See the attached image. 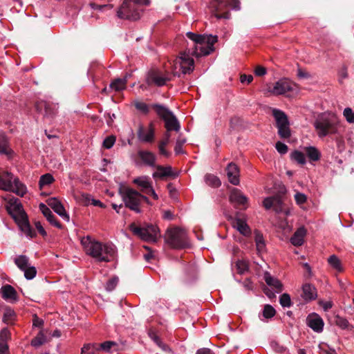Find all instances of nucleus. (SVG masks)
Returning <instances> with one entry per match:
<instances>
[{
    "label": "nucleus",
    "instance_id": "obj_1",
    "mask_svg": "<svg viewBox=\"0 0 354 354\" xmlns=\"http://www.w3.org/2000/svg\"><path fill=\"white\" fill-rule=\"evenodd\" d=\"M81 243L86 254L100 262L110 261V257H113L115 254V250L111 245H103L99 241L92 240L88 236L83 238Z\"/></svg>",
    "mask_w": 354,
    "mask_h": 354
},
{
    "label": "nucleus",
    "instance_id": "obj_2",
    "mask_svg": "<svg viewBox=\"0 0 354 354\" xmlns=\"http://www.w3.org/2000/svg\"><path fill=\"white\" fill-rule=\"evenodd\" d=\"M179 66V62L176 59L174 64L171 66V71L165 70V72L157 68H151L148 71L146 75V83L148 86H162L168 82L172 80L173 77H180L181 73L176 71Z\"/></svg>",
    "mask_w": 354,
    "mask_h": 354
},
{
    "label": "nucleus",
    "instance_id": "obj_3",
    "mask_svg": "<svg viewBox=\"0 0 354 354\" xmlns=\"http://www.w3.org/2000/svg\"><path fill=\"white\" fill-rule=\"evenodd\" d=\"M187 37L192 41V44L190 48H187L179 57L176 59L179 62V67L182 71V74L185 75L190 73L194 70V61L193 58L188 55V50L198 48L199 51V46L203 45V35L196 34L192 32H187L186 33Z\"/></svg>",
    "mask_w": 354,
    "mask_h": 354
},
{
    "label": "nucleus",
    "instance_id": "obj_4",
    "mask_svg": "<svg viewBox=\"0 0 354 354\" xmlns=\"http://www.w3.org/2000/svg\"><path fill=\"white\" fill-rule=\"evenodd\" d=\"M120 194L122 196L125 207L136 213L141 212L140 205L143 201L147 203H149L147 196L142 195L138 191L131 188L120 189Z\"/></svg>",
    "mask_w": 354,
    "mask_h": 354
},
{
    "label": "nucleus",
    "instance_id": "obj_5",
    "mask_svg": "<svg viewBox=\"0 0 354 354\" xmlns=\"http://www.w3.org/2000/svg\"><path fill=\"white\" fill-rule=\"evenodd\" d=\"M157 115L164 121L165 128L167 131L178 132L180 129V124L176 116L167 107L160 104L151 105Z\"/></svg>",
    "mask_w": 354,
    "mask_h": 354
},
{
    "label": "nucleus",
    "instance_id": "obj_6",
    "mask_svg": "<svg viewBox=\"0 0 354 354\" xmlns=\"http://www.w3.org/2000/svg\"><path fill=\"white\" fill-rule=\"evenodd\" d=\"M165 239L166 243L172 248L182 249L187 245V234L185 230L176 227L167 230Z\"/></svg>",
    "mask_w": 354,
    "mask_h": 354
},
{
    "label": "nucleus",
    "instance_id": "obj_7",
    "mask_svg": "<svg viewBox=\"0 0 354 354\" xmlns=\"http://www.w3.org/2000/svg\"><path fill=\"white\" fill-rule=\"evenodd\" d=\"M129 229L134 235L146 241L156 242L160 236L158 228L153 225H148L145 227H142L133 223L129 225Z\"/></svg>",
    "mask_w": 354,
    "mask_h": 354
},
{
    "label": "nucleus",
    "instance_id": "obj_8",
    "mask_svg": "<svg viewBox=\"0 0 354 354\" xmlns=\"http://www.w3.org/2000/svg\"><path fill=\"white\" fill-rule=\"evenodd\" d=\"M20 186L19 178H15L10 172L0 171V189L15 192L22 197Z\"/></svg>",
    "mask_w": 354,
    "mask_h": 354
},
{
    "label": "nucleus",
    "instance_id": "obj_9",
    "mask_svg": "<svg viewBox=\"0 0 354 354\" xmlns=\"http://www.w3.org/2000/svg\"><path fill=\"white\" fill-rule=\"evenodd\" d=\"M6 209L19 229L22 231V205L20 200L15 197L9 198Z\"/></svg>",
    "mask_w": 354,
    "mask_h": 354
},
{
    "label": "nucleus",
    "instance_id": "obj_10",
    "mask_svg": "<svg viewBox=\"0 0 354 354\" xmlns=\"http://www.w3.org/2000/svg\"><path fill=\"white\" fill-rule=\"evenodd\" d=\"M203 45L199 46V51L198 48L188 50V55L195 56L199 57L201 56L208 55L214 50V44L217 41V36H205L203 35Z\"/></svg>",
    "mask_w": 354,
    "mask_h": 354
},
{
    "label": "nucleus",
    "instance_id": "obj_11",
    "mask_svg": "<svg viewBox=\"0 0 354 354\" xmlns=\"http://www.w3.org/2000/svg\"><path fill=\"white\" fill-rule=\"evenodd\" d=\"M315 127L319 137H324L330 133H335L337 130L335 123L328 118H320L316 120Z\"/></svg>",
    "mask_w": 354,
    "mask_h": 354
},
{
    "label": "nucleus",
    "instance_id": "obj_12",
    "mask_svg": "<svg viewBox=\"0 0 354 354\" xmlns=\"http://www.w3.org/2000/svg\"><path fill=\"white\" fill-rule=\"evenodd\" d=\"M210 6L217 19H230V12L228 10L227 0H212L210 2Z\"/></svg>",
    "mask_w": 354,
    "mask_h": 354
},
{
    "label": "nucleus",
    "instance_id": "obj_13",
    "mask_svg": "<svg viewBox=\"0 0 354 354\" xmlns=\"http://www.w3.org/2000/svg\"><path fill=\"white\" fill-rule=\"evenodd\" d=\"M35 109L37 111L42 113L45 118L52 120L57 115L58 106L46 101H39L36 102Z\"/></svg>",
    "mask_w": 354,
    "mask_h": 354
},
{
    "label": "nucleus",
    "instance_id": "obj_14",
    "mask_svg": "<svg viewBox=\"0 0 354 354\" xmlns=\"http://www.w3.org/2000/svg\"><path fill=\"white\" fill-rule=\"evenodd\" d=\"M137 136L138 139L144 142H153L155 136V129L153 122H150L149 128L146 129L142 125L139 126Z\"/></svg>",
    "mask_w": 354,
    "mask_h": 354
},
{
    "label": "nucleus",
    "instance_id": "obj_15",
    "mask_svg": "<svg viewBox=\"0 0 354 354\" xmlns=\"http://www.w3.org/2000/svg\"><path fill=\"white\" fill-rule=\"evenodd\" d=\"M307 325L315 332L321 333L324 329V321L322 318L316 313L310 314L306 319Z\"/></svg>",
    "mask_w": 354,
    "mask_h": 354
},
{
    "label": "nucleus",
    "instance_id": "obj_16",
    "mask_svg": "<svg viewBox=\"0 0 354 354\" xmlns=\"http://www.w3.org/2000/svg\"><path fill=\"white\" fill-rule=\"evenodd\" d=\"M293 84L287 79L280 80L277 82L270 91L274 95H283L292 91Z\"/></svg>",
    "mask_w": 354,
    "mask_h": 354
},
{
    "label": "nucleus",
    "instance_id": "obj_17",
    "mask_svg": "<svg viewBox=\"0 0 354 354\" xmlns=\"http://www.w3.org/2000/svg\"><path fill=\"white\" fill-rule=\"evenodd\" d=\"M46 202L47 205L62 218L67 221H69V215L66 213L63 205L57 198H49L46 201Z\"/></svg>",
    "mask_w": 354,
    "mask_h": 354
},
{
    "label": "nucleus",
    "instance_id": "obj_18",
    "mask_svg": "<svg viewBox=\"0 0 354 354\" xmlns=\"http://www.w3.org/2000/svg\"><path fill=\"white\" fill-rule=\"evenodd\" d=\"M226 172L228 180L234 185L239 184V168L234 163L230 162L226 167Z\"/></svg>",
    "mask_w": 354,
    "mask_h": 354
},
{
    "label": "nucleus",
    "instance_id": "obj_19",
    "mask_svg": "<svg viewBox=\"0 0 354 354\" xmlns=\"http://www.w3.org/2000/svg\"><path fill=\"white\" fill-rule=\"evenodd\" d=\"M1 297L9 302H15L17 300V292L16 290L9 284H6L0 290Z\"/></svg>",
    "mask_w": 354,
    "mask_h": 354
},
{
    "label": "nucleus",
    "instance_id": "obj_20",
    "mask_svg": "<svg viewBox=\"0 0 354 354\" xmlns=\"http://www.w3.org/2000/svg\"><path fill=\"white\" fill-rule=\"evenodd\" d=\"M301 297L306 302L315 300L317 297V289L315 286L310 283H304L302 286Z\"/></svg>",
    "mask_w": 354,
    "mask_h": 354
},
{
    "label": "nucleus",
    "instance_id": "obj_21",
    "mask_svg": "<svg viewBox=\"0 0 354 354\" xmlns=\"http://www.w3.org/2000/svg\"><path fill=\"white\" fill-rule=\"evenodd\" d=\"M123 13L121 16H118L120 19L136 21L140 17V12L142 10L136 6H127L126 9H123Z\"/></svg>",
    "mask_w": 354,
    "mask_h": 354
},
{
    "label": "nucleus",
    "instance_id": "obj_22",
    "mask_svg": "<svg viewBox=\"0 0 354 354\" xmlns=\"http://www.w3.org/2000/svg\"><path fill=\"white\" fill-rule=\"evenodd\" d=\"M39 209L51 225L57 227V228H62L61 223L56 219L55 215L47 205L44 203H40Z\"/></svg>",
    "mask_w": 354,
    "mask_h": 354
},
{
    "label": "nucleus",
    "instance_id": "obj_23",
    "mask_svg": "<svg viewBox=\"0 0 354 354\" xmlns=\"http://www.w3.org/2000/svg\"><path fill=\"white\" fill-rule=\"evenodd\" d=\"M138 156L145 165L156 167V157L153 153L147 150H139Z\"/></svg>",
    "mask_w": 354,
    "mask_h": 354
},
{
    "label": "nucleus",
    "instance_id": "obj_24",
    "mask_svg": "<svg viewBox=\"0 0 354 354\" xmlns=\"http://www.w3.org/2000/svg\"><path fill=\"white\" fill-rule=\"evenodd\" d=\"M37 273V268L31 266L29 259L24 255V277L28 280H31L36 277Z\"/></svg>",
    "mask_w": 354,
    "mask_h": 354
},
{
    "label": "nucleus",
    "instance_id": "obj_25",
    "mask_svg": "<svg viewBox=\"0 0 354 354\" xmlns=\"http://www.w3.org/2000/svg\"><path fill=\"white\" fill-rule=\"evenodd\" d=\"M230 201L235 205H243L247 203L248 198L239 189L234 188L230 193Z\"/></svg>",
    "mask_w": 354,
    "mask_h": 354
},
{
    "label": "nucleus",
    "instance_id": "obj_26",
    "mask_svg": "<svg viewBox=\"0 0 354 354\" xmlns=\"http://www.w3.org/2000/svg\"><path fill=\"white\" fill-rule=\"evenodd\" d=\"M156 168L157 171L153 174V177L154 178H164L166 177H171L175 178L177 176V174L172 171L171 167H163L161 165H158L156 167Z\"/></svg>",
    "mask_w": 354,
    "mask_h": 354
},
{
    "label": "nucleus",
    "instance_id": "obj_27",
    "mask_svg": "<svg viewBox=\"0 0 354 354\" xmlns=\"http://www.w3.org/2000/svg\"><path fill=\"white\" fill-rule=\"evenodd\" d=\"M149 3L148 0H124L122 4L120 7L117 12V16H122L123 9H126L127 6H136L141 8L142 5H147Z\"/></svg>",
    "mask_w": 354,
    "mask_h": 354
},
{
    "label": "nucleus",
    "instance_id": "obj_28",
    "mask_svg": "<svg viewBox=\"0 0 354 354\" xmlns=\"http://www.w3.org/2000/svg\"><path fill=\"white\" fill-rule=\"evenodd\" d=\"M272 115L276 120V127L290 125L289 120L286 114L279 109H273Z\"/></svg>",
    "mask_w": 354,
    "mask_h": 354
},
{
    "label": "nucleus",
    "instance_id": "obj_29",
    "mask_svg": "<svg viewBox=\"0 0 354 354\" xmlns=\"http://www.w3.org/2000/svg\"><path fill=\"white\" fill-rule=\"evenodd\" d=\"M306 234V230L304 227H299L294 233L290 239V242L295 246H300L304 243V237Z\"/></svg>",
    "mask_w": 354,
    "mask_h": 354
},
{
    "label": "nucleus",
    "instance_id": "obj_30",
    "mask_svg": "<svg viewBox=\"0 0 354 354\" xmlns=\"http://www.w3.org/2000/svg\"><path fill=\"white\" fill-rule=\"evenodd\" d=\"M264 279L266 283L272 287L273 289H274L277 292H279L282 291L283 289V285L281 282L272 277L269 273L266 272L264 275Z\"/></svg>",
    "mask_w": 354,
    "mask_h": 354
},
{
    "label": "nucleus",
    "instance_id": "obj_31",
    "mask_svg": "<svg viewBox=\"0 0 354 354\" xmlns=\"http://www.w3.org/2000/svg\"><path fill=\"white\" fill-rule=\"evenodd\" d=\"M24 234L26 236L34 238L37 236L35 229L30 225L27 214L24 211Z\"/></svg>",
    "mask_w": 354,
    "mask_h": 354
},
{
    "label": "nucleus",
    "instance_id": "obj_32",
    "mask_svg": "<svg viewBox=\"0 0 354 354\" xmlns=\"http://www.w3.org/2000/svg\"><path fill=\"white\" fill-rule=\"evenodd\" d=\"M304 151L309 158L310 161H317L320 159L321 153L315 147H307L304 148Z\"/></svg>",
    "mask_w": 354,
    "mask_h": 354
},
{
    "label": "nucleus",
    "instance_id": "obj_33",
    "mask_svg": "<svg viewBox=\"0 0 354 354\" xmlns=\"http://www.w3.org/2000/svg\"><path fill=\"white\" fill-rule=\"evenodd\" d=\"M273 208L277 213H284L286 215L290 214V210L286 207L280 195H277Z\"/></svg>",
    "mask_w": 354,
    "mask_h": 354
},
{
    "label": "nucleus",
    "instance_id": "obj_34",
    "mask_svg": "<svg viewBox=\"0 0 354 354\" xmlns=\"http://www.w3.org/2000/svg\"><path fill=\"white\" fill-rule=\"evenodd\" d=\"M148 335L149 337L156 344V345L158 346L162 351H170L169 346L161 341L160 337L157 335L153 330L150 329L148 332Z\"/></svg>",
    "mask_w": 354,
    "mask_h": 354
},
{
    "label": "nucleus",
    "instance_id": "obj_35",
    "mask_svg": "<svg viewBox=\"0 0 354 354\" xmlns=\"http://www.w3.org/2000/svg\"><path fill=\"white\" fill-rule=\"evenodd\" d=\"M127 77L117 78L110 84V88L115 91H120L126 88Z\"/></svg>",
    "mask_w": 354,
    "mask_h": 354
},
{
    "label": "nucleus",
    "instance_id": "obj_36",
    "mask_svg": "<svg viewBox=\"0 0 354 354\" xmlns=\"http://www.w3.org/2000/svg\"><path fill=\"white\" fill-rule=\"evenodd\" d=\"M235 225L241 234L245 236H250L251 233L250 229L244 221L241 218H237L235 221Z\"/></svg>",
    "mask_w": 354,
    "mask_h": 354
},
{
    "label": "nucleus",
    "instance_id": "obj_37",
    "mask_svg": "<svg viewBox=\"0 0 354 354\" xmlns=\"http://www.w3.org/2000/svg\"><path fill=\"white\" fill-rule=\"evenodd\" d=\"M254 241L256 243L257 250L259 252L264 251L266 248L265 241L262 233L259 230L254 231Z\"/></svg>",
    "mask_w": 354,
    "mask_h": 354
},
{
    "label": "nucleus",
    "instance_id": "obj_38",
    "mask_svg": "<svg viewBox=\"0 0 354 354\" xmlns=\"http://www.w3.org/2000/svg\"><path fill=\"white\" fill-rule=\"evenodd\" d=\"M205 180L207 185L213 187H218L221 185L220 179L213 174H206Z\"/></svg>",
    "mask_w": 354,
    "mask_h": 354
},
{
    "label": "nucleus",
    "instance_id": "obj_39",
    "mask_svg": "<svg viewBox=\"0 0 354 354\" xmlns=\"http://www.w3.org/2000/svg\"><path fill=\"white\" fill-rule=\"evenodd\" d=\"M55 181L53 176L50 174H45L40 177L39 181V188L41 189L43 187L49 185Z\"/></svg>",
    "mask_w": 354,
    "mask_h": 354
},
{
    "label": "nucleus",
    "instance_id": "obj_40",
    "mask_svg": "<svg viewBox=\"0 0 354 354\" xmlns=\"http://www.w3.org/2000/svg\"><path fill=\"white\" fill-rule=\"evenodd\" d=\"M152 104H153L148 105L147 104L140 101H135L133 102L135 108L145 115H147L149 113V109L151 108Z\"/></svg>",
    "mask_w": 354,
    "mask_h": 354
},
{
    "label": "nucleus",
    "instance_id": "obj_41",
    "mask_svg": "<svg viewBox=\"0 0 354 354\" xmlns=\"http://www.w3.org/2000/svg\"><path fill=\"white\" fill-rule=\"evenodd\" d=\"M100 351L96 344H86L82 348L81 354H99Z\"/></svg>",
    "mask_w": 354,
    "mask_h": 354
},
{
    "label": "nucleus",
    "instance_id": "obj_42",
    "mask_svg": "<svg viewBox=\"0 0 354 354\" xmlns=\"http://www.w3.org/2000/svg\"><path fill=\"white\" fill-rule=\"evenodd\" d=\"M133 183L138 186L141 187L142 188V191L145 193L146 191H148L149 188H151V183L147 179H142L141 178H136L133 180Z\"/></svg>",
    "mask_w": 354,
    "mask_h": 354
},
{
    "label": "nucleus",
    "instance_id": "obj_43",
    "mask_svg": "<svg viewBox=\"0 0 354 354\" xmlns=\"http://www.w3.org/2000/svg\"><path fill=\"white\" fill-rule=\"evenodd\" d=\"M15 313L12 309L10 308H7L5 309L3 317V322L6 324H10L15 320Z\"/></svg>",
    "mask_w": 354,
    "mask_h": 354
},
{
    "label": "nucleus",
    "instance_id": "obj_44",
    "mask_svg": "<svg viewBox=\"0 0 354 354\" xmlns=\"http://www.w3.org/2000/svg\"><path fill=\"white\" fill-rule=\"evenodd\" d=\"M291 159L295 160L299 164L304 165L306 163V157L304 153L295 150L290 154Z\"/></svg>",
    "mask_w": 354,
    "mask_h": 354
},
{
    "label": "nucleus",
    "instance_id": "obj_45",
    "mask_svg": "<svg viewBox=\"0 0 354 354\" xmlns=\"http://www.w3.org/2000/svg\"><path fill=\"white\" fill-rule=\"evenodd\" d=\"M290 125H285V126H279L277 127L278 129V134L280 136V138L283 139L288 138L290 135Z\"/></svg>",
    "mask_w": 354,
    "mask_h": 354
},
{
    "label": "nucleus",
    "instance_id": "obj_46",
    "mask_svg": "<svg viewBox=\"0 0 354 354\" xmlns=\"http://www.w3.org/2000/svg\"><path fill=\"white\" fill-rule=\"evenodd\" d=\"M276 314L275 309L270 304L264 306L262 315L266 319H270L273 317Z\"/></svg>",
    "mask_w": 354,
    "mask_h": 354
},
{
    "label": "nucleus",
    "instance_id": "obj_47",
    "mask_svg": "<svg viewBox=\"0 0 354 354\" xmlns=\"http://www.w3.org/2000/svg\"><path fill=\"white\" fill-rule=\"evenodd\" d=\"M46 341V337L43 334L42 332H40L37 337L32 339L31 345L32 346L37 347L42 345Z\"/></svg>",
    "mask_w": 354,
    "mask_h": 354
},
{
    "label": "nucleus",
    "instance_id": "obj_48",
    "mask_svg": "<svg viewBox=\"0 0 354 354\" xmlns=\"http://www.w3.org/2000/svg\"><path fill=\"white\" fill-rule=\"evenodd\" d=\"M279 303L283 307H290L292 304L290 296L288 293H283L280 296Z\"/></svg>",
    "mask_w": 354,
    "mask_h": 354
},
{
    "label": "nucleus",
    "instance_id": "obj_49",
    "mask_svg": "<svg viewBox=\"0 0 354 354\" xmlns=\"http://www.w3.org/2000/svg\"><path fill=\"white\" fill-rule=\"evenodd\" d=\"M329 264L333 267L335 269L341 271L342 270V266H341V262L339 259L337 258L335 255H332L328 258V260Z\"/></svg>",
    "mask_w": 354,
    "mask_h": 354
},
{
    "label": "nucleus",
    "instance_id": "obj_50",
    "mask_svg": "<svg viewBox=\"0 0 354 354\" xmlns=\"http://www.w3.org/2000/svg\"><path fill=\"white\" fill-rule=\"evenodd\" d=\"M335 322L337 326H338L342 329L348 328L349 326L348 321L346 319L339 315L335 317Z\"/></svg>",
    "mask_w": 354,
    "mask_h": 354
},
{
    "label": "nucleus",
    "instance_id": "obj_51",
    "mask_svg": "<svg viewBox=\"0 0 354 354\" xmlns=\"http://www.w3.org/2000/svg\"><path fill=\"white\" fill-rule=\"evenodd\" d=\"M186 140L185 138H181L180 136L178 138L174 147V151L176 154H180L183 153V146Z\"/></svg>",
    "mask_w": 354,
    "mask_h": 354
},
{
    "label": "nucleus",
    "instance_id": "obj_52",
    "mask_svg": "<svg viewBox=\"0 0 354 354\" xmlns=\"http://www.w3.org/2000/svg\"><path fill=\"white\" fill-rule=\"evenodd\" d=\"M236 267L237 270V272L239 274H243L246 270H248V263L242 260L237 261L236 263Z\"/></svg>",
    "mask_w": 354,
    "mask_h": 354
},
{
    "label": "nucleus",
    "instance_id": "obj_53",
    "mask_svg": "<svg viewBox=\"0 0 354 354\" xmlns=\"http://www.w3.org/2000/svg\"><path fill=\"white\" fill-rule=\"evenodd\" d=\"M82 198H84L86 205H88L90 201H92L91 203L94 206H99L102 208L105 207V205L99 200L91 199L90 195H88V194H82Z\"/></svg>",
    "mask_w": 354,
    "mask_h": 354
},
{
    "label": "nucleus",
    "instance_id": "obj_54",
    "mask_svg": "<svg viewBox=\"0 0 354 354\" xmlns=\"http://www.w3.org/2000/svg\"><path fill=\"white\" fill-rule=\"evenodd\" d=\"M277 197V195L266 198L263 202L264 207L266 209H270L271 207H273Z\"/></svg>",
    "mask_w": 354,
    "mask_h": 354
},
{
    "label": "nucleus",
    "instance_id": "obj_55",
    "mask_svg": "<svg viewBox=\"0 0 354 354\" xmlns=\"http://www.w3.org/2000/svg\"><path fill=\"white\" fill-rule=\"evenodd\" d=\"M319 348L322 353L325 354H337L336 351L330 348L327 344H320L319 345Z\"/></svg>",
    "mask_w": 354,
    "mask_h": 354
},
{
    "label": "nucleus",
    "instance_id": "obj_56",
    "mask_svg": "<svg viewBox=\"0 0 354 354\" xmlns=\"http://www.w3.org/2000/svg\"><path fill=\"white\" fill-rule=\"evenodd\" d=\"M115 342L111 341H106L102 344H96L97 347L98 348L99 351L101 350L109 351L112 346L115 345Z\"/></svg>",
    "mask_w": 354,
    "mask_h": 354
},
{
    "label": "nucleus",
    "instance_id": "obj_57",
    "mask_svg": "<svg viewBox=\"0 0 354 354\" xmlns=\"http://www.w3.org/2000/svg\"><path fill=\"white\" fill-rule=\"evenodd\" d=\"M118 281L119 279L118 277H112L106 283V290L107 291H112L114 290L118 283Z\"/></svg>",
    "mask_w": 354,
    "mask_h": 354
},
{
    "label": "nucleus",
    "instance_id": "obj_58",
    "mask_svg": "<svg viewBox=\"0 0 354 354\" xmlns=\"http://www.w3.org/2000/svg\"><path fill=\"white\" fill-rule=\"evenodd\" d=\"M115 142V137L113 136H110L106 137L104 141L102 146L106 149H110L113 147Z\"/></svg>",
    "mask_w": 354,
    "mask_h": 354
},
{
    "label": "nucleus",
    "instance_id": "obj_59",
    "mask_svg": "<svg viewBox=\"0 0 354 354\" xmlns=\"http://www.w3.org/2000/svg\"><path fill=\"white\" fill-rule=\"evenodd\" d=\"M10 333L7 328H3L0 331V343L7 344L8 340L10 339Z\"/></svg>",
    "mask_w": 354,
    "mask_h": 354
},
{
    "label": "nucleus",
    "instance_id": "obj_60",
    "mask_svg": "<svg viewBox=\"0 0 354 354\" xmlns=\"http://www.w3.org/2000/svg\"><path fill=\"white\" fill-rule=\"evenodd\" d=\"M344 115L349 123H354V113L351 108H346L344 110Z\"/></svg>",
    "mask_w": 354,
    "mask_h": 354
},
{
    "label": "nucleus",
    "instance_id": "obj_61",
    "mask_svg": "<svg viewBox=\"0 0 354 354\" xmlns=\"http://www.w3.org/2000/svg\"><path fill=\"white\" fill-rule=\"evenodd\" d=\"M275 147L277 151L281 154H286L288 152V146L280 141H278L275 144Z\"/></svg>",
    "mask_w": 354,
    "mask_h": 354
},
{
    "label": "nucleus",
    "instance_id": "obj_62",
    "mask_svg": "<svg viewBox=\"0 0 354 354\" xmlns=\"http://www.w3.org/2000/svg\"><path fill=\"white\" fill-rule=\"evenodd\" d=\"M10 149L7 146L6 142L4 138H0V153L3 154H8Z\"/></svg>",
    "mask_w": 354,
    "mask_h": 354
},
{
    "label": "nucleus",
    "instance_id": "obj_63",
    "mask_svg": "<svg viewBox=\"0 0 354 354\" xmlns=\"http://www.w3.org/2000/svg\"><path fill=\"white\" fill-rule=\"evenodd\" d=\"M35 228L37 229V230L38 231V232L43 236V237H45L47 236V233H46V231L45 230V229L44 228V227L42 226L41 223L40 221H35Z\"/></svg>",
    "mask_w": 354,
    "mask_h": 354
},
{
    "label": "nucleus",
    "instance_id": "obj_64",
    "mask_svg": "<svg viewBox=\"0 0 354 354\" xmlns=\"http://www.w3.org/2000/svg\"><path fill=\"white\" fill-rule=\"evenodd\" d=\"M295 199L297 204L301 205L306 201L307 198L305 194L298 192L295 195Z\"/></svg>",
    "mask_w": 354,
    "mask_h": 354
}]
</instances>
